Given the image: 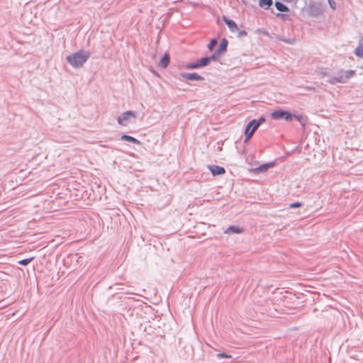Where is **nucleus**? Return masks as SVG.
<instances>
[{
    "label": "nucleus",
    "instance_id": "obj_1",
    "mask_svg": "<svg viewBox=\"0 0 363 363\" xmlns=\"http://www.w3.org/2000/svg\"><path fill=\"white\" fill-rule=\"evenodd\" d=\"M90 53L87 51L80 50L67 57V62L75 68L82 67L88 60Z\"/></svg>",
    "mask_w": 363,
    "mask_h": 363
},
{
    "label": "nucleus",
    "instance_id": "obj_2",
    "mask_svg": "<svg viewBox=\"0 0 363 363\" xmlns=\"http://www.w3.org/2000/svg\"><path fill=\"white\" fill-rule=\"evenodd\" d=\"M265 121L264 118H260L258 121L252 120L245 127V142H247L253 135L259 126Z\"/></svg>",
    "mask_w": 363,
    "mask_h": 363
},
{
    "label": "nucleus",
    "instance_id": "obj_3",
    "mask_svg": "<svg viewBox=\"0 0 363 363\" xmlns=\"http://www.w3.org/2000/svg\"><path fill=\"white\" fill-rule=\"evenodd\" d=\"M271 116L274 120H279L284 118L286 121H291L293 115L288 111L283 110H277L271 113Z\"/></svg>",
    "mask_w": 363,
    "mask_h": 363
},
{
    "label": "nucleus",
    "instance_id": "obj_4",
    "mask_svg": "<svg viewBox=\"0 0 363 363\" xmlns=\"http://www.w3.org/2000/svg\"><path fill=\"white\" fill-rule=\"evenodd\" d=\"M135 117L134 112L128 111L124 112L120 117L118 118V123L121 125L125 126L128 124V121Z\"/></svg>",
    "mask_w": 363,
    "mask_h": 363
},
{
    "label": "nucleus",
    "instance_id": "obj_5",
    "mask_svg": "<svg viewBox=\"0 0 363 363\" xmlns=\"http://www.w3.org/2000/svg\"><path fill=\"white\" fill-rule=\"evenodd\" d=\"M354 74L355 72L354 70H349L345 72L344 75H341L337 78H334V80H335L337 82L345 83L347 81L348 79L354 76Z\"/></svg>",
    "mask_w": 363,
    "mask_h": 363
},
{
    "label": "nucleus",
    "instance_id": "obj_6",
    "mask_svg": "<svg viewBox=\"0 0 363 363\" xmlns=\"http://www.w3.org/2000/svg\"><path fill=\"white\" fill-rule=\"evenodd\" d=\"M181 76L187 80H203V77L196 73H182Z\"/></svg>",
    "mask_w": 363,
    "mask_h": 363
},
{
    "label": "nucleus",
    "instance_id": "obj_7",
    "mask_svg": "<svg viewBox=\"0 0 363 363\" xmlns=\"http://www.w3.org/2000/svg\"><path fill=\"white\" fill-rule=\"evenodd\" d=\"M223 21L226 23L229 29L233 32L238 30V27L235 21L228 18L226 16H223Z\"/></svg>",
    "mask_w": 363,
    "mask_h": 363
},
{
    "label": "nucleus",
    "instance_id": "obj_8",
    "mask_svg": "<svg viewBox=\"0 0 363 363\" xmlns=\"http://www.w3.org/2000/svg\"><path fill=\"white\" fill-rule=\"evenodd\" d=\"M209 169L213 175L223 174L225 172V170L223 167L218 165L210 166Z\"/></svg>",
    "mask_w": 363,
    "mask_h": 363
},
{
    "label": "nucleus",
    "instance_id": "obj_9",
    "mask_svg": "<svg viewBox=\"0 0 363 363\" xmlns=\"http://www.w3.org/2000/svg\"><path fill=\"white\" fill-rule=\"evenodd\" d=\"M354 54L357 57L359 58H363V38H362L357 46Z\"/></svg>",
    "mask_w": 363,
    "mask_h": 363
},
{
    "label": "nucleus",
    "instance_id": "obj_10",
    "mask_svg": "<svg viewBox=\"0 0 363 363\" xmlns=\"http://www.w3.org/2000/svg\"><path fill=\"white\" fill-rule=\"evenodd\" d=\"M169 60L170 58L169 54L165 53L160 62V66L162 68H166L169 63Z\"/></svg>",
    "mask_w": 363,
    "mask_h": 363
},
{
    "label": "nucleus",
    "instance_id": "obj_11",
    "mask_svg": "<svg viewBox=\"0 0 363 363\" xmlns=\"http://www.w3.org/2000/svg\"><path fill=\"white\" fill-rule=\"evenodd\" d=\"M242 232L243 230L242 228L233 225L228 227L225 231V233H241Z\"/></svg>",
    "mask_w": 363,
    "mask_h": 363
},
{
    "label": "nucleus",
    "instance_id": "obj_12",
    "mask_svg": "<svg viewBox=\"0 0 363 363\" xmlns=\"http://www.w3.org/2000/svg\"><path fill=\"white\" fill-rule=\"evenodd\" d=\"M121 140H125L128 142H130V143H135L137 145L140 144V142L138 140H137L136 138H135L132 136L128 135H123L121 136Z\"/></svg>",
    "mask_w": 363,
    "mask_h": 363
},
{
    "label": "nucleus",
    "instance_id": "obj_13",
    "mask_svg": "<svg viewBox=\"0 0 363 363\" xmlns=\"http://www.w3.org/2000/svg\"><path fill=\"white\" fill-rule=\"evenodd\" d=\"M272 5V0H259V6L266 9H269Z\"/></svg>",
    "mask_w": 363,
    "mask_h": 363
},
{
    "label": "nucleus",
    "instance_id": "obj_14",
    "mask_svg": "<svg viewBox=\"0 0 363 363\" xmlns=\"http://www.w3.org/2000/svg\"><path fill=\"white\" fill-rule=\"evenodd\" d=\"M214 59H215L214 56H212L211 57L201 58L199 62L200 67L207 65L210 62L211 60H214Z\"/></svg>",
    "mask_w": 363,
    "mask_h": 363
},
{
    "label": "nucleus",
    "instance_id": "obj_15",
    "mask_svg": "<svg viewBox=\"0 0 363 363\" xmlns=\"http://www.w3.org/2000/svg\"><path fill=\"white\" fill-rule=\"evenodd\" d=\"M275 7L279 11H283V12L289 11L288 7L286 6H285L284 4H283L282 3L279 2V1L275 2Z\"/></svg>",
    "mask_w": 363,
    "mask_h": 363
},
{
    "label": "nucleus",
    "instance_id": "obj_16",
    "mask_svg": "<svg viewBox=\"0 0 363 363\" xmlns=\"http://www.w3.org/2000/svg\"><path fill=\"white\" fill-rule=\"evenodd\" d=\"M34 259V257L30 258L24 259L18 261V264L21 265H27Z\"/></svg>",
    "mask_w": 363,
    "mask_h": 363
},
{
    "label": "nucleus",
    "instance_id": "obj_17",
    "mask_svg": "<svg viewBox=\"0 0 363 363\" xmlns=\"http://www.w3.org/2000/svg\"><path fill=\"white\" fill-rule=\"evenodd\" d=\"M228 45V41L225 39H223L220 44V52L225 51Z\"/></svg>",
    "mask_w": 363,
    "mask_h": 363
},
{
    "label": "nucleus",
    "instance_id": "obj_18",
    "mask_svg": "<svg viewBox=\"0 0 363 363\" xmlns=\"http://www.w3.org/2000/svg\"><path fill=\"white\" fill-rule=\"evenodd\" d=\"M217 44V40L216 39H212L209 44L208 45V48L209 50H213L214 46Z\"/></svg>",
    "mask_w": 363,
    "mask_h": 363
},
{
    "label": "nucleus",
    "instance_id": "obj_19",
    "mask_svg": "<svg viewBox=\"0 0 363 363\" xmlns=\"http://www.w3.org/2000/svg\"><path fill=\"white\" fill-rule=\"evenodd\" d=\"M200 67L199 62L191 63L186 65V68L188 69H196Z\"/></svg>",
    "mask_w": 363,
    "mask_h": 363
},
{
    "label": "nucleus",
    "instance_id": "obj_20",
    "mask_svg": "<svg viewBox=\"0 0 363 363\" xmlns=\"http://www.w3.org/2000/svg\"><path fill=\"white\" fill-rule=\"evenodd\" d=\"M218 357L220 358H231L230 355H228L225 353H220L218 354Z\"/></svg>",
    "mask_w": 363,
    "mask_h": 363
},
{
    "label": "nucleus",
    "instance_id": "obj_21",
    "mask_svg": "<svg viewBox=\"0 0 363 363\" xmlns=\"http://www.w3.org/2000/svg\"><path fill=\"white\" fill-rule=\"evenodd\" d=\"M331 9H333V10L335 9V2L333 1V0H328Z\"/></svg>",
    "mask_w": 363,
    "mask_h": 363
},
{
    "label": "nucleus",
    "instance_id": "obj_22",
    "mask_svg": "<svg viewBox=\"0 0 363 363\" xmlns=\"http://www.w3.org/2000/svg\"><path fill=\"white\" fill-rule=\"evenodd\" d=\"M269 167H272V164H267L262 165L259 167V169L260 170H267Z\"/></svg>",
    "mask_w": 363,
    "mask_h": 363
},
{
    "label": "nucleus",
    "instance_id": "obj_23",
    "mask_svg": "<svg viewBox=\"0 0 363 363\" xmlns=\"http://www.w3.org/2000/svg\"><path fill=\"white\" fill-rule=\"evenodd\" d=\"M291 208H296L301 206V203H293L290 205Z\"/></svg>",
    "mask_w": 363,
    "mask_h": 363
},
{
    "label": "nucleus",
    "instance_id": "obj_24",
    "mask_svg": "<svg viewBox=\"0 0 363 363\" xmlns=\"http://www.w3.org/2000/svg\"><path fill=\"white\" fill-rule=\"evenodd\" d=\"M295 118L297 121H298L300 123L302 122V117L301 116H293V118Z\"/></svg>",
    "mask_w": 363,
    "mask_h": 363
}]
</instances>
